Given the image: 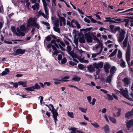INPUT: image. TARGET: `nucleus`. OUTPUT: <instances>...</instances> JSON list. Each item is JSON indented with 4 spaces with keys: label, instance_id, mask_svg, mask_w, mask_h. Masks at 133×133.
Segmentation results:
<instances>
[{
    "label": "nucleus",
    "instance_id": "nucleus-1",
    "mask_svg": "<svg viewBox=\"0 0 133 133\" xmlns=\"http://www.w3.org/2000/svg\"><path fill=\"white\" fill-rule=\"evenodd\" d=\"M109 28L110 31L112 33L115 34L117 31H118L117 35V41L119 43L122 42L124 38L125 34V31L122 29L121 30L119 26L115 27L113 25H110Z\"/></svg>",
    "mask_w": 133,
    "mask_h": 133
},
{
    "label": "nucleus",
    "instance_id": "nucleus-2",
    "mask_svg": "<svg viewBox=\"0 0 133 133\" xmlns=\"http://www.w3.org/2000/svg\"><path fill=\"white\" fill-rule=\"evenodd\" d=\"M36 20L35 18H30L27 21L26 27H25L24 25H22L20 26V29L21 31H28L29 30V28L31 26H34L38 29H39V25L36 23Z\"/></svg>",
    "mask_w": 133,
    "mask_h": 133
},
{
    "label": "nucleus",
    "instance_id": "nucleus-3",
    "mask_svg": "<svg viewBox=\"0 0 133 133\" xmlns=\"http://www.w3.org/2000/svg\"><path fill=\"white\" fill-rule=\"evenodd\" d=\"M51 43L54 44V45H52V48L54 50H56V47L58 48H60L62 50L65 51V49L63 47L65 46V44L63 42L61 41L59 39H57L56 41L54 40H53L51 41Z\"/></svg>",
    "mask_w": 133,
    "mask_h": 133
},
{
    "label": "nucleus",
    "instance_id": "nucleus-4",
    "mask_svg": "<svg viewBox=\"0 0 133 133\" xmlns=\"http://www.w3.org/2000/svg\"><path fill=\"white\" fill-rule=\"evenodd\" d=\"M43 4V5L44 9L46 15H45L44 13L41 11H39L38 12V15L39 16L42 15L46 19H48V4L46 3V1L50 3V0H42Z\"/></svg>",
    "mask_w": 133,
    "mask_h": 133
},
{
    "label": "nucleus",
    "instance_id": "nucleus-5",
    "mask_svg": "<svg viewBox=\"0 0 133 133\" xmlns=\"http://www.w3.org/2000/svg\"><path fill=\"white\" fill-rule=\"evenodd\" d=\"M46 105L49 108L52 114V117L54 120L55 125L56 126V121L57 120V117L58 116V115L57 112V111L56 110L54 107L53 106L52 104H50V105L51 106V108L48 106L47 105Z\"/></svg>",
    "mask_w": 133,
    "mask_h": 133
},
{
    "label": "nucleus",
    "instance_id": "nucleus-6",
    "mask_svg": "<svg viewBox=\"0 0 133 133\" xmlns=\"http://www.w3.org/2000/svg\"><path fill=\"white\" fill-rule=\"evenodd\" d=\"M67 51L69 54L73 58V61L76 62L77 63H78V61L76 59V58L79 60L81 59V57L80 56L77 57V55L75 54L74 52L71 51V49L70 46H67Z\"/></svg>",
    "mask_w": 133,
    "mask_h": 133
},
{
    "label": "nucleus",
    "instance_id": "nucleus-7",
    "mask_svg": "<svg viewBox=\"0 0 133 133\" xmlns=\"http://www.w3.org/2000/svg\"><path fill=\"white\" fill-rule=\"evenodd\" d=\"M103 45L102 44H97L93 46L92 50L96 53H98V54H99L102 50Z\"/></svg>",
    "mask_w": 133,
    "mask_h": 133
},
{
    "label": "nucleus",
    "instance_id": "nucleus-8",
    "mask_svg": "<svg viewBox=\"0 0 133 133\" xmlns=\"http://www.w3.org/2000/svg\"><path fill=\"white\" fill-rule=\"evenodd\" d=\"M121 91H119L118 90H116V92L117 93L119 94L120 93L122 95H123L124 97L130 100H131L132 99L129 97L128 95V91L127 90V88H125L124 90L123 89H120Z\"/></svg>",
    "mask_w": 133,
    "mask_h": 133
},
{
    "label": "nucleus",
    "instance_id": "nucleus-9",
    "mask_svg": "<svg viewBox=\"0 0 133 133\" xmlns=\"http://www.w3.org/2000/svg\"><path fill=\"white\" fill-rule=\"evenodd\" d=\"M11 30L13 33L15 34L17 36H24L25 35V33L23 32H21L18 28L17 29V32L16 31L15 28L14 26L11 27Z\"/></svg>",
    "mask_w": 133,
    "mask_h": 133
},
{
    "label": "nucleus",
    "instance_id": "nucleus-10",
    "mask_svg": "<svg viewBox=\"0 0 133 133\" xmlns=\"http://www.w3.org/2000/svg\"><path fill=\"white\" fill-rule=\"evenodd\" d=\"M131 49V46L128 44V45L127 47V49L126 51V61L129 65V62L130 60V52Z\"/></svg>",
    "mask_w": 133,
    "mask_h": 133
},
{
    "label": "nucleus",
    "instance_id": "nucleus-11",
    "mask_svg": "<svg viewBox=\"0 0 133 133\" xmlns=\"http://www.w3.org/2000/svg\"><path fill=\"white\" fill-rule=\"evenodd\" d=\"M103 63L102 62H100L98 63H93V66L95 68L97 69L99 68H101L103 67Z\"/></svg>",
    "mask_w": 133,
    "mask_h": 133
},
{
    "label": "nucleus",
    "instance_id": "nucleus-12",
    "mask_svg": "<svg viewBox=\"0 0 133 133\" xmlns=\"http://www.w3.org/2000/svg\"><path fill=\"white\" fill-rule=\"evenodd\" d=\"M128 37L127 35L124 40L123 44H122L121 42L119 43L121 45L122 47L125 48H126L128 45Z\"/></svg>",
    "mask_w": 133,
    "mask_h": 133
},
{
    "label": "nucleus",
    "instance_id": "nucleus-13",
    "mask_svg": "<svg viewBox=\"0 0 133 133\" xmlns=\"http://www.w3.org/2000/svg\"><path fill=\"white\" fill-rule=\"evenodd\" d=\"M126 123L127 129L129 130L131 127L133 125V120L131 119L129 121H127Z\"/></svg>",
    "mask_w": 133,
    "mask_h": 133
},
{
    "label": "nucleus",
    "instance_id": "nucleus-14",
    "mask_svg": "<svg viewBox=\"0 0 133 133\" xmlns=\"http://www.w3.org/2000/svg\"><path fill=\"white\" fill-rule=\"evenodd\" d=\"M110 68V65L108 63H105L104 66V69L105 72L107 74L109 73V70Z\"/></svg>",
    "mask_w": 133,
    "mask_h": 133
},
{
    "label": "nucleus",
    "instance_id": "nucleus-15",
    "mask_svg": "<svg viewBox=\"0 0 133 133\" xmlns=\"http://www.w3.org/2000/svg\"><path fill=\"white\" fill-rule=\"evenodd\" d=\"M60 25L62 26V25H65L66 24L65 19L63 17H59Z\"/></svg>",
    "mask_w": 133,
    "mask_h": 133
},
{
    "label": "nucleus",
    "instance_id": "nucleus-16",
    "mask_svg": "<svg viewBox=\"0 0 133 133\" xmlns=\"http://www.w3.org/2000/svg\"><path fill=\"white\" fill-rule=\"evenodd\" d=\"M117 49H116L113 51V52L111 53L109 56V57H110V59L111 60H114L115 59L114 56L116 54V52L117 51Z\"/></svg>",
    "mask_w": 133,
    "mask_h": 133
},
{
    "label": "nucleus",
    "instance_id": "nucleus-17",
    "mask_svg": "<svg viewBox=\"0 0 133 133\" xmlns=\"http://www.w3.org/2000/svg\"><path fill=\"white\" fill-rule=\"evenodd\" d=\"M25 50H22V49H17L15 52V53L16 54H13L15 55H18L20 54H23L25 52Z\"/></svg>",
    "mask_w": 133,
    "mask_h": 133
},
{
    "label": "nucleus",
    "instance_id": "nucleus-18",
    "mask_svg": "<svg viewBox=\"0 0 133 133\" xmlns=\"http://www.w3.org/2000/svg\"><path fill=\"white\" fill-rule=\"evenodd\" d=\"M112 23H120L121 19L120 18H118L117 17L112 18Z\"/></svg>",
    "mask_w": 133,
    "mask_h": 133
},
{
    "label": "nucleus",
    "instance_id": "nucleus-19",
    "mask_svg": "<svg viewBox=\"0 0 133 133\" xmlns=\"http://www.w3.org/2000/svg\"><path fill=\"white\" fill-rule=\"evenodd\" d=\"M122 81L124 83V85L125 87H127L130 83L129 79L127 78H124L123 79Z\"/></svg>",
    "mask_w": 133,
    "mask_h": 133
},
{
    "label": "nucleus",
    "instance_id": "nucleus-20",
    "mask_svg": "<svg viewBox=\"0 0 133 133\" xmlns=\"http://www.w3.org/2000/svg\"><path fill=\"white\" fill-rule=\"evenodd\" d=\"M116 69L115 67L113 66L111 69L110 70V75L113 76V75L115 72L116 70Z\"/></svg>",
    "mask_w": 133,
    "mask_h": 133
},
{
    "label": "nucleus",
    "instance_id": "nucleus-21",
    "mask_svg": "<svg viewBox=\"0 0 133 133\" xmlns=\"http://www.w3.org/2000/svg\"><path fill=\"white\" fill-rule=\"evenodd\" d=\"M27 82H23L22 81H19L18 82V84L20 85H22L23 87H26L27 85Z\"/></svg>",
    "mask_w": 133,
    "mask_h": 133
},
{
    "label": "nucleus",
    "instance_id": "nucleus-22",
    "mask_svg": "<svg viewBox=\"0 0 133 133\" xmlns=\"http://www.w3.org/2000/svg\"><path fill=\"white\" fill-rule=\"evenodd\" d=\"M87 68L88 70L90 72H93L95 71V68L91 65L87 67Z\"/></svg>",
    "mask_w": 133,
    "mask_h": 133
},
{
    "label": "nucleus",
    "instance_id": "nucleus-23",
    "mask_svg": "<svg viewBox=\"0 0 133 133\" xmlns=\"http://www.w3.org/2000/svg\"><path fill=\"white\" fill-rule=\"evenodd\" d=\"M4 71H3L1 73V76H3L7 75L9 72V70L7 68H6L5 69Z\"/></svg>",
    "mask_w": 133,
    "mask_h": 133
},
{
    "label": "nucleus",
    "instance_id": "nucleus-24",
    "mask_svg": "<svg viewBox=\"0 0 133 133\" xmlns=\"http://www.w3.org/2000/svg\"><path fill=\"white\" fill-rule=\"evenodd\" d=\"M105 132L106 133H108L109 131V126L108 125H106L103 127Z\"/></svg>",
    "mask_w": 133,
    "mask_h": 133
},
{
    "label": "nucleus",
    "instance_id": "nucleus-25",
    "mask_svg": "<svg viewBox=\"0 0 133 133\" xmlns=\"http://www.w3.org/2000/svg\"><path fill=\"white\" fill-rule=\"evenodd\" d=\"M32 8L34 10H37L39 8V4L38 3H36L34 5L32 6Z\"/></svg>",
    "mask_w": 133,
    "mask_h": 133
},
{
    "label": "nucleus",
    "instance_id": "nucleus-26",
    "mask_svg": "<svg viewBox=\"0 0 133 133\" xmlns=\"http://www.w3.org/2000/svg\"><path fill=\"white\" fill-rule=\"evenodd\" d=\"M109 120L113 123L116 124L117 123V121L115 118L112 117L110 116L109 117Z\"/></svg>",
    "mask_w": 133,
    "mask_h": 133
},
{
    "label": "nucleus",
    "instance_id": "nucleus-27",
    "mask_svg": "<svg viewBox=\"0 0 133 133\" xmlns=\"http://www.w3.org/2000/svg\"><path fill=\"white\" fill-rule=\"evenodd\" d=\"M112 77V76L110 75L109 76H108V77L106 79V83H110L111 80V79Z\"/></svg>",
    "mask_w": 133,
    "mask_h": 133
},
{
    "label": "nucleus",
    "instance_id": "nucleus-28",
    "mask_svg": "<svg viewBox=\"0 0 133 133\" xmlns=\"http://www.w3.org/2000/svg\"><path fill=\"white\" fill-rule=\"evenodd\" d=\"M81 79V78L77 76L74 77L72 79V80L76 82H78Z\"/></svg>",
    "mask_w": 133,
    "mask_h": 133
},
{
    "label": "nucleus",
    "instance_id": "nucleus-29",
    "mask_svg": "<svg viewBox=\"0 0 133 133\" xmlns=\"http://www.w3.org/2000/svg\"><path fill=\"white\" fill-rule=\"evenodd\" d=\"M85 39L88 43H91L92 42V38L89 36H88Z\"/></svg>",
    "mask_w": 133,
    "mask_h": 133
},
{
    "label": "nucleus",
    "instance_id": "nucleus-30",
    "mask_svg": "<svg viewBox=\"0 0 133 133\" xmlns=\"http://www.w3.org/2000/svg\"><path fill=\"white\" fill-rule=\"evenodd\" d=\"M80 56H78V57H79ZM81 57V59L79 60L77 58H76V59H77V60H78L79 61H80L82 62V63H88L89 62V61H88L87 60H83L84 59V57H81Z\"/></svg>",
    "mask_w": 133,
    "mask_h": 133
},
{
    "label": "nucleus",
    "instance_id": "nucleus-31",
    "mask_svg": "<svg viewBox=\"0 0 133 133\" xmlns=\"http://www.w3.org/2000/svg\"><path fill=\"white\" fill-rule=\"evenodd\" d=\"M132 115H132L130 111L128 112L125 115V117L128 118H129L130 117L132 116Z\"/></svg>",
    "mask_w": 133,
    "mask_h": 133
},
{
    "label": "nucleus",
    "instance_id": "nucleus-32",
    "mask_svg": "<svg viewBox=\"0 0 133 133\" xmlns=\"http://www.w3.org/2000/svg\"><path fill=\"white\" fill-rule=\"evenodd\" d=\"M53 80L54 81H55L54 82V83L56 84H60V82L62 81H61V80L57 79L56 78H54L53 79Z\"/></svg>",
    "mask_w": 133,
    "mask_h": 133
},
{
    "label": "nucleus",
    "instance_id": "nucleus-33",
    "mask_svg": "<svg viewBox=\"0 0 133 133\" xmlns=\"http://www.w3.org/2000/svg\"><path fill=\"white\" fill-rule=\"evenodd\" d=\"M91 124L95 128H97L99 127V125L96 122H95L94 123H91Z\"/></svg>",
    "mask_w": 133,
    "mask_h": 133
},
{
    "label": "nucleus",
    "instance_id": "nucleus-34",
    "mask_svg": "<svg viewBox=\"0 0 133 133\" xmlns=\"http://www.w3.org/2000/svg\"><path fill=\"white\" fill-rule=\"evenodd\" d=\"M42 24L45 25L47 26V28L48 29H50V24L48 23L45 22H42Z\"/></svg>",
    "mask_w": 133,
    "mask_h": 133
},
{
    "label": "nucleus",
    "instance_id": "nucleus-35",
    "mask_svg": "<svg viewBox=\"0 0 133 133\" xmlns=\"http://www.w3.org/2000/svg\"><path fill=\"white\" fill-rule=\"evenodd\" d=\"M121 62L120 63V66L124 68L125 66V63L122 59H121Z\"/></svg>",
    "mask_w": 133,
    "mask_h": 133
},
{
    "label": "nucleus",
    "instance_id": "nucleus-36",
    "mask_svg": "<svg viewBox=\"0 0 133 133\" xmlns=\"http://www.w3.org/2000/svg\"><path fill=\"white\" fill-rule=\"evenodd\" d=\"M67 114L69 117L73 118L74 117V114L73 112H70L69 111L67 112Z\"/></svg>",
    "mask_w": 133,
    "mask_h": 133
},
{
    "label": "nucleus",
    "instance_id": "nucleus-37",
    "mask_svg": "<svg viewBox=\"0 0 133 133\" xmlns=\"http://www.w3.org/2000/svg\"><path fill=\"white\" fill-rule=\"evenodd\" d=\"M83 113H86L87 111V109H84L83 108L79 107L78 108Z\"/></svg>",
    "mask_w": 133,
    "mask_h": 133
},
{
    "label": "nucleus",
    "instance_id": "nucleus-38",
    "mask_svg": "<svg viewBox=\"0 0 133 133\" xmlns=\"http://www.w3.org/2000/svg\"><path fill=\"white\" fill-rule=\"evenodd\" d=\"M73 21L74 22V23L75 24L78 29H79L80 28L81 26L78 23L76 20H73Z\"/></svg>",
    "mask_w": 133,
    "mask_h": 133
},
{
    "label": "nucleus",
    "instance_id": "nucleus-39",
    "mask_svg": "<svg viewBox=\"0 0 133 133\" xmlns=\"http://www.w3.org/2000/svg\"><path fill=\"white\" fill-rule=\"evenodd\" d=\"M106 20L105 21L106 22H110L111 23H112V18H111L110 17H106L105 18Z\"/></svg>",
    "mask_w": 133,
    "mask_h": 133
},
{
    "label": "nucleus",
    "instance_id": "nucleus-40",
    "mask_svg": "<svg viewBox=\"0 0 133 133\" xmlns=\"http://www.w3.org/2000/svg\"><path fill=\"white\" fill-rule=\"evenodd\" d=\"M69 77L68 76H66L63 77V78H62L61 80L62 81L66 82L68 81V80H66V79H68Z\"/></svg>",
    "mask_w": 133,
    "mask_h": 133
},
{
    "label": "nucleus",
    "instance_id": "nucleus-41",
    "mask_svg": "<svg viewBox=\"0 0 133 133\" xmlns=\"http://www.w3.org/2000/svg\"><path fill=\"white\" fill-rule=\"evenodd\" d=\"M32 87L34 90L35 89H38L40 88V86L37 83L35 84V85L33 86Z\"/></svg>",
    "mask_w": 133,
    "mask_h": 133
},
{
    "label": "nucleus",
    "instance_id": "nucleus-42",
    "mask_svg": "<svg viewBox=\"0 0 133 133\" xmlns=\"http://www.w3.org/2000/svg\"><path fill=\"white\" fill-rule=\"evenodd\" d=\"M79 42L82 43H84L85 42L84 39L83 37H80L79 39Z\"/></svg>",
    "mask_w": 133,
    "mask_h": 133
},
{
    "label": "nucleus",
    "instance_id": "nucleus-43",
    "mask_svg": "<svg viewBox=\"0 0 133 133\" xmlns=\"http://www.w3.org/2000/svg\"><path fill=\"white\" fill-rule=\"evenodd\" d=\"M124 21L125 22L124 24L125 26H128L129 25V21L128 19H125L124 20Z\"/></svg>",
    "mask_w": 133,
    "mask_h": 133
},
{
    "label": "nucleus",
    "instance_id": "nucleus-44",
    "mask_svg": "<svg viewBox=\"0 0 133 133\" xmlns=\"http://www.w3.org/2000/svg\"><path fill=\"white\" fill-rule=\"evenodd\" d=\"M106 95L109 100H112L113 99V98L111 95L109 94H107Z\"/></svg>",
    "mask_w": 133,
    "mask_h": 133
},
{
    "label": "nucleus",
    "instance_id": "nucleus-45",
    "mask_svg": "<svg viewBox=\"0 0 133 133\" xmlns=\"http://www.w3.org/2000/svg\"><path fill=\"white\" fill-rule=\"evenodd\" d=\"M26 118L27 120L28 123H29L28 122V121H30L32 120L31 116L30 115H28L26 117Z\"/></svg>",
    "mask_w": 133,
    "mask_h": 133
},
{
    "label": "nucleus",
    "instance_id": "nucleus-46",
    "mask_svg": "<svg viewBox=\"0 0 133 133\" xmlns=\"http://www.w3.org/2000/svg\"><path fill=\"white\" fill-rule=\"evenodd\" d=\"M91 30V29L90 28H87V29H82L81 30L83 31L84 32V33L85 34V35H86V34L85 33V32L86 31H89L90 30Z\"/></svg>",
    "mask_w": 133,
    "mask_h": 133
},
{
    "label": "nucleus",
    "instance_id": "nucleus-47",
    "mask_svg": "<svg viewBox=\"0 0 133 133\" xmlns=\"http://www.w3.org/2000/svg\"><path fill=\"white\" fill-rule=\"evenodd\" d=\"M117 57L119 58H120L122 57V53L121 51L120 50H119L118 51V53L117 55Z\"/></svg>",
    "mask_w": 133,
    "mask_h": 133
},
{
    "label": "nucleus",
    "instance_id": "nucleus-48",
    "mask_svg": "<svg viewBox=\"0 0 133 133\" xmlns=\"http://www.w3.org/2000/svg\"><path fill=\"white\" fill-rule=\"evenodd\" d=\"M25 89L27 91H34V89L32 86L31 87L26 88H25Z\"/></svg>",
    "mask_w": 133,
    "mask_h": 133
},
{
    "label": "nucleus",
    "instance_id": "nucleus-49",
    "mask_svg": "<svg viewBox=\"0 0 133 133\" xmlns=\"http://www.w3.org/2000/svg\"><path fill=\"white\" fill-rule=\"evenodd\" d=\"M56 0H52V4L53 7H55L56 5Z\"/></svg>",
    "mask_w": 133,
    "mask_h": 133
},
{
    "label": "nucleus",
    "instance_id": "nucleus-50",
    "mask_svg": "<svg viewBox=\"0 0 133 133\" xmlns=\"http://www.w3.org/2000/svg\"><path fill=\"white\" fill-rule=\"evenodd\" d=\"M54 29L56 31L58 32H59L60 29L58 28V27H54Z\"/></svg>",
    "mask_w": 133,
    "mask_h": 133
},
{
    "label": "nucleus",
    "instance_id": "nucleus-51",
    "mask_svg": "<svg viewBox=\"0 0 133 133\" xmlns=\"http://www.w3.org/2000/svg\"><path fill=\"white\" fill-rule=\"evenodd\" d=\"M96 101V99L95 98H93L92 99V102H90L89 103H90V104H91L92 105H94L95 103V102Z\"/></svg>",
    "mask_w": 133,
    "mask_h": 133
},
{
    "label": "nucleus",
    "instance_id": "nucleus-52",
    "mask_svg": "<svg viewBox=\"0 0 133 133\" xmlns=\"http://www.w3.org/2000/svg\"><path fill=\"white\" fill-rule=\"evenodd\" d=\"M121 109H118V111L116 113V116L117 117L121 115Z\"/></svg>",
    "mask_w": 133,
    "mask_h": 133
},
{
    "label": "nucleus",
    "instance_id": "nucleus-53",
    "mask_svg": "<svg viewBox=\"0 0 133 133\" xmlns=\"http://www.w3.org/2000/svg\"><path fill=\"white\" fill-rule=\"evenodd\" d=\"M113 42L110 40H108L106 42H105V44L107 46L108 44H110L112 43Z\"/></svg>",
    "mask_w": 133,
    "mask_h": 133
},
{
    "label": "nucleus",
    "instance_id": "nucleus-54",
    "mask_svg": "<svg viewBox=\"0 0 133 133\" xmlns=\"http://www.w3.org/2000/svg\"><path fill=\"white\" fill-rule=\"evenodd\" d=\"M67 61L65 57L61 61V64H64L66 63Z\"/></svg>",
    "mask_w": 133,
    "mask_h": 133
},
{
    "label": "nucleus",
    "instance_id": "nucleus-55",
    "mask_svg": "<svg viewBox=\"0 0 133 133\" xmlns=\"http://www.w3.org/2000/svg\"><path fill=\"white\" fill-rule=\"evenodd\" d=\"M94 39L95 41L97 42V44H102V42L100 41L97 38H95Z\"/></svg>",
    "mask_w": 133,
    "mask_h": 133
},
{
    "label": "nucleus",
    "instance_id": "nucleus-56",
    "mask_svg": "<svg viewBox=\"0 0 133 133\" xmlns=\"http://www.w3.org/2000/svg\"><path fill=\"white\" fill-rule=\"evenodd\" d=\"M99 30L101 31H103L104 33L106 32V29L104 28L101 27L99 28Z\"/></svg>",
    "mask_w": 133,
    "mask_h": 133
},
{
    "label": "nucleus",
    "instance_id": "nucleus-57",
    "mask_svg": "<svg viewBox=\"0 0 133 133\" xmlns=\"http://www.w3.org/2000/svg\"><path fill=\"white\" fill-rule=\"evenodd\" d=\"M78 67L79 69L81 70L83 69L84 68L83 65L82 64H78Z\"/></svg>",
    "mask_w": 133,
    "mask_h": 133
},
{
    "label": "nucleus",
    "instance_id": "nucleus-58",
    "mask_svg": "<svg viewBox=\"0 0 133 133\" xmlns=\"http://www.w3.org/2000/svg\"><path fill=\"white\" fill-rule=\"evenodd\" d=\"M84 21L85 22H86L87 23H90V22H91L90 20L86 18H85L84 19Z\"/></svg>",
    "mask_w": 133,
    "mask_h": 133
},
{
    "label": "nucleus",
    "instance_id": "nucleus-59",
    "mask_svg": "<svg viewBox=\"0 0 133 133\" xmlns=\"http://www.w3.org/2000/svg\"><path fill=\"white\" fill-rule=\"evenodd\" d=\"M74 42L76 45V46H77L78 44V40L76 38H74Z\"/></svg>",
    "mask_w": 133,
    "mask_h": 133
},
{
    "label": "nucleus",
    "instance_id": "nucleus-60",
    "mask_svg": "<svg viewBox=\"0 0 133 133\" xmlns=\"http://www.w3.org/2000/svg\"><path fill=\"white\" fill-rule=\"evenodd\" d=\"M87 99L89 103L90 102L91 99V97L90 96H88L87 97Z\"/></svg>",
    "mask_w": 133,
    "mask_h": 133
},
{
    "label": "nucleus",
    "instance_id": "nucleus-61",
    "mask_svg": "<svg viewBox=\"0 0 133 133\" xmlns=\"http://www.w3.org/2000/svg\"><path fill=\"white\" fill-rule=\"evenodd\" d=\"M69 64L70 65L72 66H74L75 65H76V63L72 61H70L69 62Z\"/></svg>",
    "mask_w": 133,
    "mask_h": 133
},
{
    "label": "nucleus",
    "instance_id": "nucleus-62",
    "mask_svg": "<svg viewBox=\"0 0 133 133\" xmlns=\"http://www.w3.org/2000/svg\"><path fill=\"white\" fill-rule=\"evenodd\" d=\"M51 39V38L49 36H47L45 38V39L48 41H50Z\"/></svg>",
    "mask_w": 133,
    "mask_h": 133
},
{
    "label": "nucleus",
    "instance_id": "nucleus-63",
    "mask_svg": "<svg viewBox=\"0 0 133 133\" xmlns=\"http://www.w3.org/2000/svg\"><path fill=\"white\" fill-rule=\"evenodd\" d=\"M114 45V44L113 42L112 43L110 44H108V45H107V46L109 48H111L113 47Z\"/></svg>",
    "mask_w": 133,
    "mask_h": 133
},
{
    "label": "nucleus",
    "instance_id": "nucleus-64",
    "mask_svg": "<svg viewBox=\"0 0 133 133\" xmlns=\"http://www.w3.org/2000/svg\"><path fill=\"white\" fill-rule=\"evenodd\" d=\"M62 58V56L61 54L59 55L58 56V59L59 60H61Z\"/></svg>",
    "mask_w": 133,
    "mask_h": 133
}]
</instances>
